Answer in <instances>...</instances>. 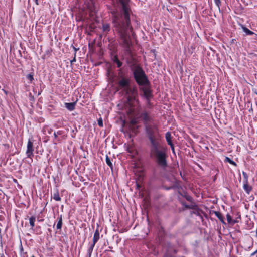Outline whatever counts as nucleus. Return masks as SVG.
Returning a JSON list of instances; mask_svg holds the SVG:
<instances>
[{
    "label": "nucleus",
    "instance_id": "nucleus-5",
    "mask_svg": "<svg viewBox=\"0 0 257 257\" xmlns=\"http://www.w3.org/2000/svg\"><path fill=\"white\" fill-rule=\"evenodd\" d=\"M181 197H179L181 203L185 208L194 209L196 205L193 202L192 198L189 194H180Z\"/></svg>",
    "mask_w": 257,
    "mask_h": 257
},
{
    "label": "nucleus",
    "instance_id": "nucleus-11",
    "mask_svg": "<svg viewBox=\"0 0 257 257\" xmlns=\"http://www.w3.org/2000/svg\"><path fill=\"white\" fill-rule=\"evenodd\" d=\"M243 188L247 193H249L251 190V187L247 184V181H245L244 183Z\"/></svg>",
    "mask_w": 257,
    "mask_h": 257
},
{
    "label": "nucleus",
    "instance_id": "nucleus-20",
    "mask_svg": "<svg viewBox=\"0 0 257 257\" xmlns=\"http://www.w3.org/2000/svg\"><path fill=\"white\" fill-rule=\"evenodd\" d=\"M27 78L30 81V83H32L34 80L33 75L32 74H29L27 75Z\"/></svg>",
    "mask_w": 257,
    "mask_h": 257
},
{
    "label": "nucleus",
    "instance_id": "nucleus-33",
    "mask_svg": "<svg viewBox=\"0 0 257 257\" xmlns=\"http://www.w3.org/2000/svg\"><path fill=\"white\" fill-rule=\"evenodd\" d=\"M37 5H38V0H33Z\"/></svg>",
    "mask_w": 257,
    "mask_h": 257
},
{
    "label": "nucleus",
    "instance_id": "nucleus-23",
    "mask_svg": "<svg viewBox=\"0 0 257 257\" xmlns=\"http://www.w3.org/2000/svg\"><path fill=\"white\" fill-rule=\"evenodd\" d=\"M98 124L100 127H102L103 126V120H102V119L101 118H100L98 120Z\"/></svg>",
    "mask_w": 257,
    "mask_h": 257
},
{
    "label": "nucleus",
    "instance_id": "nucleus-1",
    "mask_svg": "<svg viewBox=\"0 0 257 257\" xmlns=\"http://www.w3.org/2000/svg\"><path fill=\"white\" fill-rule=\"evenodd\" d=\"M119 2L122 6V12L121 13L116 11L111 12L112 23L120 35L125 53L131 56V42L130 33L132 32V27L130 18L129 0H119Z\"/></svg>",
    "mask_w": 257,
    "mask_h": 257
},
{
    "label": "nucleus",
    "instance_id": "nucleus-4",
    "mask_svg": "<svg viewBox=\"0 0 257 257\" xmlns=\"http://www.w3.org/2000/svg\"><path fill=\"white\" fill-rule=\"evenodd\" d=\"M134 76L137 83L141 86L143 95L147 100L152 97L149 82L143 70L138 67L134 71Z\"/></svg>",
    "mask_w": 257,
    "mask_h": 257
},
{
    "label": "nucleus",
    "instance_id": "nucleus-2",
    "mask_svg": "<svg viewBox=\"0 0 257 257\" xmlns=\"http://www.w3.org/2000/svg\"><path fill=\"white\" fill-rule=\"evenodd\" d=\"M144 126L150 142V156L159 168L165 171L168 167L167 155L166 149L160 143L157 125L153 122Z\"/></svg>",
    "mask_w": 257,
    "mask_h": 257
},
{
    "label": "nucleus",
    "instance_id": "nucleus-12",
    "mask_svg": "<svg viewBox=\"0 0 257 257\" xmlns=\"http://www.w3.org/2000/svg\"><path fill=\"white\" fill-rule=\"evenodd\" d=\"M102 30L104 32L107 33L110 30V27L109 24H104L102 26Z\"/></svg>",
    "mask_w": 257,
    "mask_h": 257
},
{
    "label": "nucleus",
    "instance_id": "nucleus-9",
    "mask_svg": "<svg viewBox=\"0 0 257 257\" xmlns=\"http://www.w3.org/2000/svg\"><path fill=\"white\" fill-rule=\"evenodd\" d=\"M99 232L98 230L97 229L94 233L93 238V244H95L98 241L99 239Z\"/></svg>",
    "mask_w": 257,
    "mask_h": 257
},
{
    "label": "nucleus",
    "instance_id": "nucleus-27",
    "mask_svg": "<svg viewBox=\"0 0 257 257\" xmlns=\"http://www.w3.org/2000/svg\"><path fill=\"white\" fill-rule=\"evenodd\" d=\"M117 65V67L118 68L120 67L122 65V63L119 61L118 60V61L116 62H115Z\"/></svg>",
    "mask_w": 257,
    "mask_h": 257
},
{
    "label": "nucleus",
    "instance_id": "nucleus-15",
    "mask_svg": "<svg viewBox=\"0 0 257 257\" xmlns=\"http://www.w3.org/2000/svg\"><path fill=\"white\" fill-rule=\"evenodd\" d=\"M36 218L34 216H32L29 218V223L32 228H33L35 226V221Z\"/></svg>",
    "mask_w": 257,
    "mask_h": 257
},
{
    "label": "nucleus",
    "instance_id": "nucleus-34",
    "mask_svg": "<svg viewBox=\"0 0 257 257\" xmlns=\"http://www.w3.org/2000/svg\"><path fill=\"white\" fill-rule=\"evenodd\" d=\"M73 48H74V50H75V52H76V51L78 50V49H77V48H75V47H73Z\"/></svg>",
    "mask_w": 257,
    "mask_h": 257
},
{
    "label": "nucleus",
    "instance_id": "nucleus-24",
    "mask_svg": "<svg viewBox=\"0 0 257 257\" xmlns=\"http://www.w3.org/2000/svg\"><path fill=\"white\" fill-rule=\"evenodd\" d=\"M112 60H113V61L114 62H116L117 61H118L119 60H118V57L117 55H114L112 57Z\"/></svg>",
    "mask_w": 257,
    "mask_h": 257
},
{
    "label": "nucleus",
    "instance_id": "nucleus-14",
    "mask_svg": "<svg viewBox=\"0 0 257 257\" xmlns=\"http://www.w3.org/2000/svg\"><path fill=\"white\" fill-rule=\"evenodd\" d=\"M62 216L61 215L59 217V220L57 224V226H56L57 229H60L62 227Z\"/></svg>",
    "mask_w": 257,
    "mask_h": 257
},
{
    "label": "nucleus",
    "instance_id": "nucleus-19",
    "mask_svg": "<svg viewBox=\"0 0 257 257\" xmlns=\"http://www.w3.org/2000/svg\"><path fill=\"white\" fill-rule=\"evenodd\" d=\"M95 245V244L92 243L90 245V247H89V248L88 249V253L89 254V256L91 255V254L93 251V248H94Z\"/></svg>",
    "mask_w": 257,
    "mask_h": 257
},
{
    "label": "nucleus",
    "instance_id": "nucleus-10",
    "mask_svg": "<svg viewBox=\"0 0 257 257\" xmlns=\"http://www.w3.org/2000/svg\"><path fill=\"white\" fill-rule=\"evenodd\" d=\"M165 138L168 145H171L173 144L171 141V135L170 132H168L166 133Z\"/></svg>",
    "mask_w": 257,
    "mask_h": 257
},
{
    "label": "nucleus",
    "instance_id": "nucleus-25",
    "mask_svg": "<svg viewBox=\"0 0 257 257\" xmlns=\"http://www.w3.org/2000/svg\"><path fill=\"white\" fill-rule=\"evenodd\" d=\"M214 2L217 7L219 8L220 5L221 4L220 0H214Z\"/></svg>",
    "mask_w": 257,
    "mask_h": 257
},
{
    "label": "nucleus",
    "instance_id": "nucleus-3",
    "mask_svg": "<svg viewBox=\"0 0 257 257\" xmlns=\"http://www.w3.org/2000/svg\"><path fill=\"white\" fill-rule=\"evenodd\" d=\"M118 86L122 89L127 96V101L132 109L136 110L139 113L141 110V107L138 99L136 97V92L130 86L128 79L122 78L118 82Z\"/></svg>",
    "mask_w": 257,
    "mask_h": 257
},
{
    "label": "nucleus",
    "instance_id": "nucleus-18",
    "mask_svg": "<svg viewBox=\"0 0 257 257\" xmlns=\"http://www.w3.org/2000/svg\"><path fill=\"white\" fill-rule=\"evenodd\" d=\"M106 163L111 169L112 168V163H111L109 158L107 155L106 156Z\"/></svg>",
    "mask_w": 257,
    "mask_h": 257
},
{
    "label": "nucleus",
    "instance_id": "nucleus-29",
    "mask_svg": "<svg viewBox=\"0 0 257 257\" xmlns=\"http://www.w3.org/2000/svg\"><path fill=\"white\" fill-rule=\"evenodd\" d=\"M136 120H135V119H133V120H132L131 121V123H132V124H133V125L135 124H136Z\"/></svg>",
    "mask_w": 257,
    "mask_h": 257
},
{
    "label": "nucleus",
    "instance_id": "nucleus-36",
    "mask_svg": "<svg viewBox=\"0 0 257 257\" xmlns=\"http://www.w3.org/2000/svg\"><path fill=\"white\" fill-rule=\"evenodd\" d=\"M4 92H5V93L6 94H7V92H6V91H5V90H4Z\"/></svg>",
    "mask_w": 257,
    "mask_h": 257
},
{
    "label": "nucleus",
    "instance_id": "nucleus-21",
    "mask_svg": "<svg viewBox=\"0 0 257 257\" xmlns=\"http://www.w3.org/2000/svg\"><path fill=\"white\" fill-rule=\"evenodd\" d=\"M228 163H229L230 164H232L234 166H236V164L235 162H234L233 161H232L231 159H230V158H229L228 157H226V159H225Z\"/></svg>",
    "mask_w": 257,
    "mask_h": 257
},
{
    "label": "nucleus",
    "instance_id": "nucleus-26",
    "mask_svg": "<svg viewBox=\"0 0 257 257\" xmlns=\"http://www.w3.org/2000/svg\"><path fill=\"white\" fill-rule=\"evenodd\" d=\"M242 174H243V177L245 179V181H247L248 175H247V173L244 172H243Z\"/></svg>",
    "mask_w": 257,
    "mask_h": 257
},
{
    "label": "nucleus",
    "instance_id": "nucleus-7",
    "mask_svg": "<svg viewBox=\"0 0 257 257\" xmlns=\"http://www.w3.org/2000/svg\"><path fill=\"white\" fill-rule=\"evenodd\" d=\"M33 141L31 139H29L27 143V150L26 152L27 157L31 159L33 156Z\"/></svg>",
    "mask_w": 257,
    "mask_h": 257
},
{
    "label": "nucleus",
    "instance_id": "nucleus-8",
    "mask_svg": "<svg viewBox=\"0 0 257 257\" xmlns=\"http://www.w3.org/2000/svg\"><path fill=\"white\" fill-rule=\"evenodd\" d=\"M76 104V102L71 103H65V106L69 111H72L75 109Z\"/></svg>",
    "mask_w": 257,
    "mask_h": 257
},
{
    "label": "nucleus",
    "instance_id": "nucleus-35",
    "mask_svg": "<svg viewBox=\"0 0 257 257\" xmlns=\"http://www.w3.org/2000/svg\"><path fill=\"white\" fill-rule=\"evenodd\" d=\"M54 136H55V137H57V135H56V133H54Z\"/></svg>",
    "mask_w": 257,
    "mask_h": 257
},
{
    "label": "nucleus",
    "instance_id": "nucleus-17",
    "mask_svg": "<svg viewBox=\"0 0 257 257\" xmlns=\"http://www.w3.org/2000/svg\"><path fill=\"white\" fill-rule=\"evenodd\" d=\"M226 218L228 223L234 224L236 222L235 221L232 220L231 216L229 214L226 215Z\"/></svg>",
    "mask_w": 257,
    "mask_h": 257
},
{
    "label": "nucleus",
    "instance_id": "nucleus-13",
    "mask_svg": "<svg viewBox=\"0 0 257 257\" xmlns=\"http://www.w3.org/2000/svg\"><path fill=\"white\" fill-rule=\"evenodd\" d=\"M215 216L223 223H224V221L223 220V217L222 214L218 211H215L214 212Z\"/></svg>",
    "mask_w": 257,
    "mask_h": 257
},
{
    "label": "nucleus",
    "instance_id": "nucleus-28",
    "mask_svg": "<svg viewBox=\"0 0 257 257\" xmlns=\"http://www.w3.org/2000/svg\"><path fill=\"white\" fill-rule=\"evenodd\" d=\"M170 147H171V150H172V152H173V153H174V152H175V150H174V145H173V144H172V145H170Z\"/></svg>",
    "mask_w": 257,
    "mask_h": 257
},
{
    "label": "nucleus",
    "instance_id": "nucleus-31",
    "mask_svg": "<svg viewBox=\"0 0 257 257\" xmlns=\"http://www.w3.org/2000/svg\"><path fill=\"white\" fill-rule=\"evenodd\" d=\"M76 61V59H75V57L74 58V59L71 61V63H73L74 62H75Z\"/></svg>",
    "mask_w": 257,
    "mask_h": 257
},
{
    "label": "nucleus",
    "instance_id": "nucleus-30",
    "mask_svg": "<svg viewBox=\"0 0 257 257\" xmlns=\"http://www.w3.org/2000/svg\"><path fill=\"white\" fill-rule=\"evenodd\" d=\"M174 189V188L173 187H169L166 188V190H169L170 189Z\"/></svg>",
    "mask_w": 257,
    "mask_h": 257
},
{
    "label": "nucleus",
    "instance_id": "nucleus-16",
    "mask_svg": "<svg viewBox=\"0 0 257 257\" xmlns=\"http://www.w3.org/2000/svg\"><path fill=\"white\" fill-rule=\"evenodd\" d=\"M242 29L243 31L248 35H252L254 34L253 32L251 31L245 27H242Z\"/></svg>",
    "mask_w": 257,
    "mask_h": 257
},
{
    "label": "nucleus",
    "instance_id": "nucleus-22",
    "mask_svg": "<svg viewBox=\"0 0 257 257\" xmlns=\"http://www.w3.org/2000/svg\"><path fill=\"white\" fill-rule=\"evenodd\" d=\"M53 198L56 201H60L61 200V198L59 194H54Z\"/></svg>",
    "mask_w": 257,
    "mask_h": 257
},
{
    "label": "nucleus",
    "instance_id": "nucleus-32",
    "mask_svg": "<svg viewBox=\"0 0 257 257\" xmlns=\"http://www.w3.org/2000/svg\"><path fill=\"white\" fill-rule=\"evenodd\" d=\"M256 252H257V250L255 251H254L253 253H252L251 256H253V255H255Z\"/></svg>",
    "mask_w": 257,
    "mask_h": 257
},
{
    "label": "nucleus",
    "instance_id": "nucleus-6",
    "mask_svg": "<svg viewBox=\"0 0 257 257\" xmlns=\"http://www.w3.org/2000/svg\"><path fill=\"white\" fill-rule=\"evenodd\" d=\"M140 118L143 121L144 125H146V123H150L153 122V119L152 117L150 116L149 113L146 111H144L142 112L140 114Z\"/></svg>",
    "mask_w": 257,
    "mask_h": 257
}]
</instances>
